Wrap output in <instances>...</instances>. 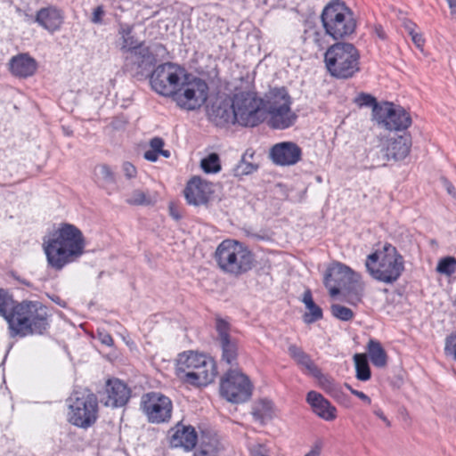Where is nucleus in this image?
<instances>
[{
	"instance_id": "1",
	"label": "nucleus",
	"mask_w": 456,
	"mask_h": 456,
	"mask_svg": "<svg viewBox=\"0 0 456 456\" xmlns=\"http://www.w3.org/2000/svg\"><path fill=\"white\" fill-rule=\"evenodd\" d=\"M85 247L82 232L70 224H61L43 242L47 264L55 271H61L67 265L77 261L84 254Z\"/></svg>"
},
{
	"instance_id": "2",
	"label": "nucleus",
	"mask_w": 456,
	"mask_h": 456,
	"mask_svg": "<svg viewBox=\"0 0 456 456\" xmlns=\"http://www.w3.org/2000/svg\"><path fill=\"white\" fill-rule=\"evenodd\" d=\"M12 336L43 334L48 328L47 308L38 301H23L7 317Z\"/></svg>"
},
{
	"instance_id": "3",
	"label": "nucleus",
	"mask_w": 456,
	"mask_h": 456,
	"mask_svg": "<svg viewBox=\"0 0 456 456\" xmlns=\"http://www.w3.org/2000/svg\"><path fill=\"white\" fill-rule=\"evenodd\" d=\"M176 373L183 382L201 387L207 386L214 380L216 370L212 359L205 354L190 351L178 355Z\"/></svg>"
},
{
	"instance_id": "4",
	"label": "nucleus",
	"mask_w": 456,
	"mask_h": 456,
	"mask_svg": "<svg viewBox=\"0 0 456 456\" xmlns=\"http://www.w3.org/2000/svg\"><path fill=\"white\" fill-rule=\"evenodd\" d=\"M360 278V274L350 267L336 262L328 267L324 274V285L329 289L331 297L344 290L348 297V303L356 305L361 302L363 295V285Z\"/></svg>"
},
{
	"instance_id": "5",
	"label": "nucleus",
	"mask_w": 456,
	"mask_h": 456,
	"mask_svg": "<svg viewBox=\"0 0 456 456\" xmlns=\"http://www.w3.org/2000/svg\"><path fill=\"white\" fill-rule=\"evenodd\" d=\"M365 266L372 278L390 284L401 276L403 271V260L394 246L386 244L382 250L367 256Z\"/></svg>"
},
{
	"instance_id": "6",
	"label": "nucleus",
	"mask_w": 456,
	"mask_h": 456,
	"mask_svg": "<svg viewBox=\"0 0 456 456\" xmlns=\"http://www.w3.org/2000/svg\"><path fill=\"white\" fill-rule=\"evenodd\" d=\"M324 62L329 73L338 79L351 78L360 71L359 52L349 43H336L330 46Z\"/></svg>"
},
{
	"instance_id": "7",
	"label": "nucleus",
	"mask_w": 456,
	"mask_h": 456,
	"mask_svg": "<svg viewBox=\"0 0 456 456\" xmlns=\"http://www.w3.org/2000/svg\"><path fill=\"white\" fill-rule=\"evenodd\" d=\"M215 259L223 272L232 275L248 272L254 261L250 250L235 240H223L216 249Z\"/></svg>"
},
{
	"instance_id": "8",
	"label": "nucleus",
	"mask_w": 456,
	"mask_h": 456,
	"mask_svg": "<svg viewBox=\"0 0 456 456\" xmlns=\"http://www.w3.org/2000/svg\"><path fill=\"white\" fill-rule=\"evenodd\" d=\"M69 421L78 428L93 426L97 418L99 404L97 396L87 388L74 390L68 399Z\"/></svg>"
},
{
	"instance_id": "9",
	"label": "nucleus",
	"mask_w": 456,
	"mask_h": 456,
	"mask_svg": "<svg viewBox=\"0 0 456 456\" xmlns=\"http://www.w3.org/2000/svg\"><path fill=\"white\" fill-rule=\"evenodd\" d=\"M233 109L237 124L254 127L266 119L265 100L254 91H240L233 94Z\"/></svg>"
},
{
	"instance_id": "10",
	"label": "nucleus",
	"mask_w": 456,
	"mask_h": 456,
	"mask_svg": "<svg viewBox=\"0 0 456 456\" xmlns=\"http://www.w3.org/2000/svg\"><path fill=\"white\" fill-rule=\"evenodd\" d=\"M321 18L326 33L334 39L351 35L356 27L353 12L339 0L331 1L326 5Z\"/></svg>"
},
{
	"instance_id": "11",
	"label": "nucleus",
	"mask_w": 456,
	"mask_h": 456,
	"mask_svg": "<svg viewBox=\"0 0 456 456\" xmlns=\"http://www.w3.org/2000/svg\"><path fill=\"white\" fill-rule=\"evenodd\" d=\"M189 75L181 66L167 62L159 65L151 76L152 89L160 95L174 97Z\"/></svg>"
},
{
	"instance_id": "12",
	"label": "nucleus",
	"mask_w": 456,
	"mask_h": 456,
	"mask_svg": "<svg viewBox=\"0 0 456 456\" xmlns=\"http://www.w3.org/2000/svg\"><path fill=\"white\" fill-rule=\"evenodd\" d=\"M252 388L248 377L239 369L228 370L220 383L221 395L234 403L248 401L252 395Z\"/></svg>"
},
{
	"instance_id": "13",
	"label": "nucleus",
	"mask_w": 456,
	"mask_h": 456,
	"mask_svg": "<svg viewBox=\"0 0 456 456\" xmlns=\"http://www.w3.org/2000/svg\"><path fill=\"white\" fill-rule=\"evenodd\" d=\"M208 86L200 78L184 79L173 99L176 103L186 110H195L202 106L208 98Z\"/></svg>"
},
{
	"instance_id": "14",
	"label": "nucleus",
	"mask_w": 456,
	"mask_h": 456,
	"mask_svg": "<svg viewBox=\"0 0 456 456\" xmlns=\"http://www.w3.org/2000/svg\"><path fill=\"white\" fill-rule=\"evenodd\" d=\"M374 118L387 130H406L411 125L410 114L401 106L384 102L374 109Z\"/></svg>"
},
{
	"instance_id": "15",
	"label": "nucleus",
	"mask_w": 456,
	"mask_h": 456,
	"mask_svg": "<svg viewBox=\"0 0 456 456\" xmlns=\"http://www.w3.org/2000/svg\"><path fill=\"white\" fill-rule=\"evenodd\" d=\"M141 408L150 422L163 423L170 419L173 405L167 396L151 392L142 396Z\"/></svg>"
},
{
	"instance_id": "16",
	"label": "nucleus",
	"mask_w": 456,
	"mask_h": 456,
	"mask_svg": "<svg viewBox=\"0 0 456 456\" xmlns=\"http://www.w3.org/2000/svg\"><path fill=\"white\" fill-rule=\"evenodd\" d=\"M125 65L137 72H142L151 68L155 61V56L149 46L143 42L133 46L131 49L122 53Z\"/></svg>"
},
{
	"instance_id": "17",
	"label": "nucleus",
	"mask_w": 456,
	"mask_h": 456,
	"mask_svg": "<svg viewBox=\"0 0 456 456\" xmlns=\"http://www.w3.org/2000/svg\"><path fill=\"white\" fill-rule=\"evenodd\" d=\"M301 148L293 142H281L274 144L270 150V158L278 166H292L300 161Z\"/></svg>"
},
{
	"instance_id": "18",
	"label": "nucleus",
	"mask_w": 456,
	"mask_h": 456,
	"mask_svg": "<svg viewBox=\"0 0 456 456\" xmlns=\"http://www.w3.org/2000/svg\"><path fill=\"white\" fill-rule=\"evenodd\" d=\"M212 192V184L198 176L191 178L183 191L187 203L193 206L207 204Z\"/></svg>"
},
{
	"instance_id": "19",
	"label": "nucleus",
	"mask_w": 456,
	"mask_h": 456,
	"mask_svg": "<svg viewBox=\"0 0 456 456\" xmlns=\"http://www.w3.org/2000/svg\"><path fill=\"white\" fill-rule=\"evenodd\" d=\"M229 324L224 320L216 321V331L222 348V361L230 365L237 364L238 345L237 341L229 335Z\"/></svg>"
},
{
	"instance_id": "20",
	"label": "nucleus",
	"mask_w": 456,
	"mask_h": 456,
	"mask_svg": "<svg viewBox=\"0 0 456 456\" xmlns=\"http://www.w3.org/2000/svg\"><path fill=\"white\" fill-rule=\"evenodd\" d=\"M107 397L104 404L108 407L118 408L126 405L131 396L130 388L118 379H109L106 383Z\"/></svg>"
},
{
	"instance_id": "21",
	"label": "nucleus",
	"mask_w": 456,
	"mask_h": 456,
	"mask_svg": "<svg viewBox=\"0 0 456 456\" xmlns=\"http://www.w3.org/2000/svg\"><path fill=\"white\" fill-rule=\"evenodd\" d=\"M232 100L216 101L208 110L209 119L216 126H223L228 124H237Z\"/></svg>"
},
{
	"instance_id": "22",
	"label": "nucleus",
	"mask_w": 456,
	"mask_h": 456,
	"mask_svg": "<svg viewBox=\"0 0 456 456\" xmlns=\"http://www.w3.org/2000/svg\"><path fill=\"white\" fill-rule=\"evenodd\" d=\"M411 138L409 134L390 137L386 140L382 151L387 160H401L410 153Z\"/></svg>"
},
{
	"instance_id": "23",
	"label": "nucleus",
	"mask_w": 456,
	"mask_h": 456,
	"mask_svg": "<svg viewBox=\"0 0 456 456\" xmlns=\"http://www.w3.org/2000/svg\"><path fill=\"white\" fill-rule=\"evenodd\" d=\"M306 402L311 405L314 412L326 421H332L337 418V409L322 395L316 391H310L306 395Z\"/></svg>"
},
{
	"instance_id": "24",
	"label": "nucleus",
	"mask_w": 456,
	"mask_h": 456,
	"mask_svg": "<svg viewBox=\"0 0 456 456\" xmlns=\"http://www.w3.org/2000/svg\"><path fill=\"white\" fill-rule=\"evenodd\" d=\"M63 20L62 12L54 6L41 8L36 16V22L51 33L61 28Z\"/></svg>"
},
{
	"instance_id": "25",
	"label": "nucleus",
	"mask_w": 456,
	"mask_h": 456,
	"mask_svg": "<svg viewBox=\"0 0 456 456\" xmlns=\"http://www.w3.org/2000/svg\"><path fill=\"white\" fill-rule=\"evenodd\" d=\"M267 116H269V126L281 130L292 126L297 118V114L291 110V106L266 110Z\"/></svg>"
},
{
	"instance_id": "26",
	"label": "nucleus",
	"mask_w": 456,
	"mask_h": 456,
	"mask_svg": "<svg viewBox=\"0 0 456 456\" xmlns=\"http://www.w3.org/2000/svg\"><path fill=\"white\" fill-rule=\"evenodd\" d=\"M197 441V433L192 426L178 424L171 436L170 443L174 447H183L185 451H191L196 446Z\"/></svg>"
},
{
	"instance_id": "27",
	"label": "nucleus",
	"mask_w": 456,
	"mask_h": 456,
	"mask_svg": "<svg viewBox=\"0 0 456 456\" xmlns=\"http://www.w3.org/2000/svg\"><path fill=\"white\" fill-rule=\"evenodd\" d=\"M36 69V61L26 53L14 56L10 61V70L16 77H27L32 76Z\"/></svg>"
},
{
	"instance_id": "28",
	"label": "nucleus",
	"mask_w": 456,
	"mask_h": 456,
	"mask_svg": "<svg viewBox=\"0 0 456 456\" xmlns=\"http://www.w3.org/2000/svg\"><path fill=\"white\" fill-rule=\"evenodd\" d=\"M265 110L290 107L292 100L284 87L273 88L265 94Z\"/></svg>"
},
{
	"instance_id": "29",
	"label": "nucleus",
	"mask_w": 456,
	"mask_h": 456,
	"mask_svg": "<svg viewBox=\"0 0 456 456\" xmlns=\"http://www.w3.org/2000/svg\"><path fill=\"white\" fill-rule=\"evenodd\" d=\"M302 302L307 309V312L303 315V320L305 323H313L322 318V310L314 302L310 289H306L304 292Z\"/></svg>"
},
{
	"instance_id": "30",
	"label": "nucleus",
	"mask_w": 456,
	"mask_h": 456,
	"mask_svg": "<svg viewBox=\"0 0 456 456\" xmlns=\"http://www.w3.org/2000/svg\"><path fill=\"white\" fill-rule=\"evenodd\" d=\"M289 353L297 363L302 368H305L310 375L313 376L319 373V368L314 364L310 356L301 348L292 345L289 347Z\"/></svg>"
},
{
	"instance_id": "31",
	"label": "nucleus",
	"mask_w": 456,
	"mask_h": 456,
	"mask_svg": "<svg viewBox=\"0 0 456 456\" xmlns=\"http://www.w3.org/2000/svg\"><path fill=\"white\" fill-rule=\"evenodd\" d=\"M313 377L318 380L319 386L334 399L338 401L344 395L340 385L335 382L332 378L322 374L320 369L319 373L313 375Z\"/></svg>"
},
{
	"instance_id": "32",
	"label": "nucleus",
	"mask_w": 456,
	"mask_h": 456,
	"mask_svg": "<svg viewBox=\"0 0 456 456\" xmlns=\"http://www.w3.org/2000/svg\"><path fill=\"white\" fill-rule=\"evenodd\" d=\"M157 193H151L139 189L134 190L126 199V202L129 205H152L157 202Z\"/></svg>"
},
{
	"instance_id": "33",
	"label": "nucleus",
	"mask_w": 456,
	"mask_h": 456,
	"mask_svg": "<svg viewBox=\"0 0 456 456\" xmlns=\"http://www.w3.org/2000/svg\"><path fill=\"white\" fill-rule=\"evenodd\" d=\"M134 26L127 23H120L118 26V35L121 39L120 51L122 53L131 49L133 46L140 44L133 35Z\"/></svg>"
},
{
	"instance_id": "34",
	"label": "nucleus",
	"mask_w": 456,
	"mask_h": 456,
	"mask_svg": "<svg viewBox=\"0 0 456 456\" xmlns=\"http://www.w3.org/2000/svg\"><path fill=\"white\" fill-rule=\"evenodd\" d=\"M273 410V407L272 402L266 399H262L256 402L254 405L252 414L255 420L263 424L266 420L272 419Z\"/></svg>"
},
{
	"instance_id": "35",
	"label": "nucleus",
	"mask_w": 456,
	"mask_h": 456,
	"mask_svg": "<svg viewBox=\"0 0 456 456\" xmlns=\"http://www.w3.org/2000/svg\"><path fill=\"white\" fill-rule=\"evenodd\" d=\"M368 353L371 362L376 367L381 368L387 364V354L379 342L370 340Z\"/></svg>"
},
{
	"instance_id": "36",
	"label": "nucleus",
	"mask_w": 456,
	"mask_h": 456,
	"mask_svg": "<svg viewBox=\"0 0 456 456\" xmlns=\"http://www.w3.org/2000/svg\"><path fill=\"white\" fill-rule=\"evenodd\" d=\"M354 362L356 370V378L361 381H367L370 379V370L365 354H355Z\"/></svg>"
},
{
	"instance_id": "37",
	"label": "nucleus",
	"mask_w": 456,
	"mask_h": 456,
	"mask_svg": "<svg viewBox=\"0 0 456 456\" xmlns=\"http://www.w3.org/2000/svg\"><path fill=\"white\" fill-rule=\"evenodd\" d=\"M200 167L207 174H216L221 170L220 158L217 153H209L200 160Z\"/></svg>"
},
{
	"instance_id": "38",
	"label": "nucleus",
	"mask_w": 456,
	"mask_h": 456,
	"mask_svg": "<svg viewBox=\"0 0 456 456\" xmlns=\"http://www.w3.org/2000/svg\"><path fill=\"white\" fill-rule=\"evenodd\" d=\"M15 305L12 297L6 290L0 289V315L7 320Z\"/></svg>"
},
{
	"instance_id": "39",
	"label": "nucleus",
	"mask_w": 456,
	"mask_h": 456,
	"mask_svg": "<svg viewBox=\"0 0 456 456\" xmlns=\"http://www.w3.org/2000/svg\"><path fill=\"white\" fill-rule=\"evenodd\" d=\"M436 272L446 276H451L456 272V258L446 256L441 258L436 268Z\"/></svg>"
},
{
	"instance_id": "40",
	"label": "nucleus",
	"mask_w": 456,
	"mask_h": 456,
	"mask_svg": "<svg viewBox=\"0 0 456 456\" xmlns=\"http://www.w3.org/2000/svg\"><path fill=\"white\" fill-rule=\"evenodd\" d=\"M94 175L98 180H102L107 184L114 183L116 182L115 174L106 164L96 166L94 168Z\"/></svg>"
},
{
	"instance_id": "41",
	"label": "nucleus",
	"mask_w": 456,
	"mask_h": 456,
	"mask_svg": "<svg viewBox=\"0 0 456 456\" xmlns=\"http://www.w3.org/2000/svg\"><path fill=\"white\" fill-rule=\"evenodd\" d=\"M330 311H331V314L335 318H337L340 321H343V322L350 321L354 316V312L350 308L344 306L342 305H339V304L331 305Z\"/></svg>"
},
{
	"instance_id": "42",
	"label": "nucleus",
	"mask_w": 456,
	"mask_h": 456,
	"mask_svg": "<svg viewBox=\"0 0 456 456\" xmlns=\"http://www.w3.org/2000/svg\"><path fill=\"white\" fill-rule=\"evenodd\" d=\"M256 168L257 166L247 161L245 158H242V159L233 168V174L235 176L247 175L252 174L256 170Z\"/></svg>"
},
{
	"instance_id": "43",
	"label": "nucleus",
	"mask_w": 456,
	"mask_h": 456,
	"mask_svg": "<svg viewBox=\"0 0 456 456\" xmlns=\"http://www.w3.org/2000/svg\"><path fill=\"white\" fill-rule=\"evenodd\" d=\"M444 352L456 361V335H451L446 338Z\"/></svg>"
},
{
	"instance_id": "44",
	"label": "nucleus",
	"mask_w": 456,
	"mask_h": 456,
	"mask_svg": "<svg viewBox=\"0 0 456 456\" xmlns=\"http://www.w3.org/2000/svg\"><path fill=\"white\" fill-rule=\"evenodd\" d=\"M357 102L361 106L373 107V110L380 106L377 103L374 97L365 94H361L358 97Z\"/></svg>"
},
{
	"instance_id": "45",
	"label": "nucleus",
	"mask_w": 456,
	"mask_h": 456,
	"mask_svg": "<svg viewBox=\"0 0 456 456\" xmlns=\"http://www.w3.org/2000/svg\"><path fill=\"white\" fill-rule=\"evenodd\" d=\"M122 171L124 173V175L127 179L134 178L137 175V170H136L135 167L132 163L127 162V161L123 163Z\"/></svg>"
},
{
	"instance_id": "46",
	"label": "nucleus",
	"mask_w": 456,
	"mask_h": 456,
	"mask_svg": "<svg viewBox=\"0 0 456 456\" xmlns=\"http://www.w3.org/2000/svg\"><path fill=\"white\" fill-rule=\"evenodd\" d=\"M104 15V10L102 5L97 6L91 18V21L94 24H101L102 21V17Z\"/></svg>"
},
{
	"instance_id": "47",
	"label": "nucleus",
	"mask_w": 456,
	"mask_h": 456,
	"mask_svg": "<svg viewBox=\"0 0 456 456\" xmlns=\"http://www.w3.org/2000/svg\"><path fill=\"white\" fill-rule=\"evenodd\" d=\"M98 339L105 346H111L113 345V338L107 332L98 331Z\"/></svg>"
},
{
	"instance_id": "48",
	"label": "nucleus",
	"mask_w": 456,
	"mask_h": 456,
	"mask_svg": "<svg viewBox=\"0 0 456 456\" xmlns=\"http://www.w3.org/2000/svg\"><path fill=\"white\" fill-rule=\"evenodd\" d=\"M151 150H153L155 151H159L164 146V141L160 137H154L150 142Z\"/></svg>"
},
{
	"instance_id": "49",
	"label": "nucleus",
	"mask_w": 456,
	"mask_h": 456,
	"mask_svg": "<svg viewBox=\"0 0 456 456\" xmlns=\"http://www.w3.org/2000/svg\"><path fill=\"white\" fill-rule=\"evenodd\" d=\"M250 453L251 456H267L265 448L260 444L253 445Z\"/></svg>"
},
{
	"instance_id": "50",
	"label": "nucleus",
	"mask_w": 456,
	"mask_h": 456,
	"mask_svg": "<svg viewBox=\"0 0 456 456\" xmlns=\"http://www.w3.org/2000/svg\"><path fill=\"white\" fill-rule=\"evenodd\" d=\"M322 448V443L321 441H317L309 452H307L305 456H320Z\"/></svg>"
},
{
	"instance_id": "51",
	"label": "nucleus",
	"mask_w": 456,
	"mask_h": 456,
	"mask_svg": "<svg viewBox=\"0 0 456 456\" xmlns=\"http://www.w3.org/2000/svg\"><path fill=\"white\" fill-rule=\"evenodd\" d=\"M159 152L153 150H149L144 152V159L155 162L158 159Z\"/></svg>"
},
{
	"instance_id": "52",
	"label": "nucleus",
	"mask_w": 456,
	"mask_h": 456,
	"mask_svg": "<svg viewBox=\"0 0 456 456\" xmlns=\"http://www.w3.org/2000/svg\"><path fill=\"white\" fill-rule=\"evenodd\" d=\"M353 395L357 396L359 399H361L362 401H363L367 404H370L371 403L370 398L366 394H364L362 391H353Z\"/></svg>"
},
{
	"instance_id": "53",
	"label": "nucleus",
	"mask_w": 456,
	"mask_h": 456,
	"mask_svg": "<svg viewBox=\"0 0 456 456\" xmlns=\"http://www.w3.org/2000/svg\"><path fill=\"white\" fill-rule=\"evenodd\" d=\"M411 40L418 48H422L424 45V38L421 34H414V37L411 38Z\"/></svg>"
},
{
	"instance_id": "54",
	"label": "nucleus",
	"mask_w": 456,
	"mask_h": 456,
	"mask_svg": "<svg viewBox=\"0 0 456 456\" xmlns=\"http://www.w3.org/2000/svg\"><path fill=\"white\" fill-rule=\"evenodd\" d=\"M444 184L445 189L449 194H451L452 196L456 195V189L450 182H448L447 180H444Z\"/></svg>"
},
{
	"instance_id": "55",
	"label": "nucleus",
	"mask_w": 456,
	"mask_h": 456,
	"mask_svg": "<svg viewBox=\"0 0 456 456\" xmlns=\"http://www.w3.org/2000/svg\"><path fill=\"white\" fill-rule=\"evenodd\" d=\"M403 26L407 32L416 28V27H417L415 23H413L412 21H411L409 20H403Z\"/></svg>"
},
{
	"instance_id": "56",
	"label": "nucleus",
	"mask_w": 456,
	"mask_h": 456,
	"mask_svg": "<svg viewBox=\"0 0 456 456\" xmlns=\"http://www.w3.org/2000/svg\"><path fill=\"white\" fill-rule=\"evenodd\" d=\"M374 414L380 419H382L387 426H390V421L387 419V417L384 415L383 411L380 409H376L374 411Z\"/></svg>"
},
{
	"instance_id": "57",
	"label": "nucleus",
	"mask_w": 456,
	"mask_h": 456,
	"mask_svg": "<svg viewBox=\"0 0 456 456\" xmlns=\"http://www.w3.org/2000/svg\"><path fill=\"white\" fill-rule=\"evenodd\" d=\"M451 11V14L456 17V0H445Z\"/></svg>"
},
{
	"instance_id": "58",
	"label": "nucleus",
	"mask_w": 456,
	"mask_h": 456,
	"mask_svg": "<svg viewBox=\"0 0 456 456\" xmlns=\"http://www.w3.org/2000/svg\"><path fill=\"white\" fill-rule=\"evenodd\" d=\"M169 212L174 219L178 220L180 218V215L178 214V212L175 210V207L172 204L169 206Z\"/></svg>"
},
{
	"instance_id": "59",
	"label": "nucleus",
	"mask_w": 456,
	"mask_h": 456,
	"mask_svg": "<svg viewBox=\"0 0 456 456\" xmlns=\"http://www.w3.org/2000/svg\"><path fill=\"white\" fill-rule=\"evenodd\" d=\"M159 154L162 155L165 158H169L170 157L169 151L163 150V149H161V151H159Z\"/></svg>"
},
{
	"instance_id": "60",
	"label": "nucleus",
	"mask_w": 456,
	"mask_h": 456,
	"mask_svg": "<svg viewBox=\"0 0 456 456\" xmlns=\"http://www.w3.org/2000/svg\"><path fill=\"white\" fill-rule=\"evenodd\" d=\"M408 34L411 36V38H413L414 34H419V33L416 31V28H414V29L409 31Z\"/></svg>"
},
{
	"instance_id": "61",
	"label": "nucleus",
	"mask_w": 456,
	"mask_h": 456,
	"mask_svg": "<svg viewBox=\"0 0 456 456\" xmlns=\"http://www.w3.org/2000/svg\"><path fill=\"white\" fill-rule=\"evenodd\" d=\"M346 387L353 394V391H357L356 389H354L350 385L345 384Z\"/></svg>"
},
{
	"instance_id": "62",
	"label": "nucleus",
	"mask_w": 456,
	"mask_h": 456,
	"mask_svg": "<svg viewBox=\"0 0 456 456\" xmlns=\"http://www.w3.org/2000/svg\"><path fill=\"white\" fill-rule=\"evenodd\" d=\"M379 37L383 38V34L379 32Z\"/></svg>"
}]
</instances>
